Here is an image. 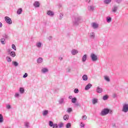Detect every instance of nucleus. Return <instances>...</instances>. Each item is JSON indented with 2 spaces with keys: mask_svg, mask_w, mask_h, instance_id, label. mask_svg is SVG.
<instances>
[{
  "mask_svg": "<svg viewBox=\"0 0 128 128\" xmlns=\"http://www.w3.org/2000/svg\"><path fill=\"white\" fill-rule=\"evenodd\" d=\"M23 78H28V74L27 73H25L24 74L23 76Z\"/></svg>",
  "mask_w": 128,
  "mask_h": 128,
  "instance_id": "nucleus-50",
  "label": "nucleus"
},
{
  "mask_svg": "<svg viewBox=\"0 0 128 128\" xmlns=\"http://www.w3.org/2000/svg\"><path fill=\"white\" fill-rule=\"evenodd\" d=\"M90 37L92 39L94 38H96V34H94V32H90Z\"/></svg>",
  "mask_w": 128,
  "mask_h": 128,
  "instance_id": "nucleus-15",
  "label": "nucleus"
},
{
  "mask_svg": "<svg viewBox=\"0 0 128 128\" xmlns=\"http://www.w3.org/2000/svg\"><path fill=\"white\" fill-rule=\"evenodd\" d=\"M2 24L0 22V28H2Z\"/></svg>",
  "mask_w": 128,
  "mask_h": 128,
  "instance_id": "nucleus-57",
  "label": "nucleus"
},
{
  "mask_svg": "<svg viewBox=\"0 0 128 128\" xmlns=\"http://www.w3.org/2000/svg\"><path fill=\"white\" fill-rule=\"evenodd\" d=\"M69 118L68 114H66L64 116V120H68Z\"/></svg>",
  "mask_w": 128,
  "mask_h": 128,
  "instance_id": "nucleus-26",
  "label": "nucleus"
},
{
  "mask_svg": "<svg viewBox=\"0 0 128 128\" xmlns=\"http://www.w3.org/2000/svg\"><path fill=\"white\" fill-rule=\"evenodd\" d=\"M58 126L59 128H62L64 126V123L60 122V124H58Z\"/></svg>",
  "mask_w": 128,
  "mask_h": 128,
  "instance_id": "nucleus-39",
  "label": "nucleus"
},
{
  "mask_svg": "<svg viewBox=\"0 0 128 128\" xmlns=\"http://www.w3.org/2000/svg\"><path fill=\"white\" fill-rule=\"evenodd\" d=\"M10 54L12 58H14L16 56V52L12 51L10 52Z\"/></svg>",
  "mask_w": 128,
  "mask_h": 128,
  "instance_id": "nucleus-20",
  "label": "nucleus"
},
{
  "mask_svg": "<svg viewBox=\"0 0 128 128\" xmlns=\"http://www.w3.org/2000/svg\"><path fill=\"white\" fill-rule=\"evenodd\" d=\"M120 7V5H114L112 8V12H114V14H116L118 12V8Z\"/></svg>",
  "mask_w": 128,
  "mask_h": 128,
  "instance_id": "nucleus-3",
  "label": "nucleus"
},
{
  "mask_svg": "<svg viewBox=\"0 0 128 128\" xmlns=\"http://www.w3.org/2000/svg\"><path fill=\"white\" fill-rule=\"evenodd\" d=\"M52 36H50L48 38V40H52Z\"/></svg>",
  "mask_w": 128,
  "mask_h": 128,
  "instance_id": "nucleus-53",
  "label": "nucleus"
},
{
  "mask_svg": "<svg viewBox=\"0 0 128 128\" xmlns=\"http://www.w3.org/2000/svg\"><path fill=\"white\" fill-rule=\"evenodd\" d=\"M74 94H78V89L75 88L74 90Z\"/></svg>",
  "mask_w": 128,
  "mask_h": 128,
  "instance_id": "nucleus-42",
  "label": "nucleus"
},
{
  "mask_svg": "<svg viewBox=\"0 0 128 128\" xmlns=\"http://www.w3.org/2000/svg\"><path fill=\"white\" fill-rule=\"evenodd\" d=\"M59 60H62V58H59Z\"/></svg>",
  "mask_w": 128,
  "mask_h": 128,
  "instance_id": "nucleus-58",
  "label": "nucleus"
},
{
  "mask_svg": "<svg viewBox=\"0 0 128 128\" xmlns=\"http://www.w3.org/2000/svg\"><path fill=\"white\" fill-rule=\"evenodd\" d=\"M86 2H90V0H86Z\"/></svg>",
  "mask_w": 128,
  "mask_h": 128,
  "instance_id": "nucleus-56",
  "label": "nucleus"
},
{
  "mask_svg": "<svg viewBox=\"0 0 128 128\" xmlns=\"http://www.w3.org/2000/svg\"><path fill=\"white\" fill-rule=\"evenodd\" d=\"M44 62V59L42 58H39L37 60L38 64H42Z\"/></svg>",
  "mask_w": 128,
  "mask_h": 128,
  "instance_id": "nucleus-16",
  "label": "nucleus"
},
{
  "mask_svg": "<svg viewBox=\"0 0 128 128\" xmlns=\"http://www.w3.org/2000/svg\"><path fill=\"white\" fill-rule=\"evenodd\" d=\"M6 60L8 62H12V58H10V57L7 56L6 57Z\"/></svg>",
  "mask_w": 128,
  "mask_h": 128,
  "instance_id": "nucleus-25",
  "label": "nucleus"
},
{
  "mask_svg": "<svg viewBox=\"0 0 128 128\" xmlns=\"http://www.w3.org/2000/svg\"><path fill=\"white\" fill-rule=\"evenodd\" d=\"M82 120H86V116H82Z\"/></svg>",
  "mask_w": 128,
  "mask_h": 128,
  "instance_id": "nucleus-52",
  "label": "nucleus"
},
{
  "mask_svg": "<svg viewBox=\"0 0 128 128\" xmlns=\"http://www.w3.org/2000/svg\"><path fill=\"white\" fill-rule=\"evenodd\" d=\"M12 47L14 50H16V45L12 44Z\"/></svg>",
  "mask_w": 128,
  "mask_h": 128,
  "instance_id": "nucleus-40",
  "label": "nucleus"
},
{
  "mask_svg": "<svg viewBox=\"0 0 128 128\" xmlns=\"http://www.w3.org/2000/svg\"><path fill=\"white\" fill-rule=\"evenodd\" d=\"M48 72V68H43L42 70V72L43 74H46V72Z\"/></svg>",
  "mask_w": 128,
  "mask_h": 128,
  "instance_id": "nucleus-22",
  "label": "nucleus"
},
{
  "mask_svg": "<svg viewBox=\"0 0 128 128\" xmlns=\"http://www.w3.org/2000/svg\"><path fill=\"white\" fill-rule=\"evenodd\" d=\"M68 98H70V100H72V96H69Z\"/></svg>",
  "mask_w": 128,
  "mask_h": 128,
  "instance_id": "nucleus-55",
  "label": "nucleus"
},
{
  "mask_svg": "<svg viewBox=\"0 0 128 128\" xmlns=\"http://www.w3.org/2000/svg\"><path fill=\"white\" fill-rule=\"evenodd\" d=\"M96 92L98 94H102V88L98 86L96 88Z\"/></svg>",
  "mask_w": 128,
  "mask_h": 128,
  "instance_id": "nucleus-9",
  "label": "nucleus"
},
{
  "mask_svg": "<svg viewBox=\"0 0 128 128\" xmlns=\"http://www.w3.org/2000/svg\"><path fill=\"white\" fill-rule=\"evenodd\" d=\"M72 56H76V54H78V51L76 49H74L72 50Z\"/></svg>",
  "mask_w": 128,
  "mask_h": 128,
  "instance_id": "nucleus-12",
  "label": "nucleus"
},
{
  "mask_svg": "<svg viewBox=\"0 0 128 128\" xmlns=\"http://www.w3.org/2000/svg\"><path fill=\"white\" fill-rule=\"evenodd\" d=\"M104 78L106 82H109L110 81V78H108V76H104Z\"/></svg>",
  "mask_w": 128,
  "mask_h": 128,
  "instance_id": "nucleus-33",
  "label": "nucleus"
},
{
  "mask_svg": "<svg viewBox=\"0 0 128 128\" xmlns=\"http://www.w3.org/2000/svg\"><path fill=\"white\" fill-rule=\"evenodd\" d=\"M71 69L70 68H67L66 70V72H70Z\"/></svg>",
  "mask_w": 128,
  "mask_h": 128,
  "instance_id": "nucleus-49",
  "label": "nucleus"
},
{
  "mask_svg": "<svg viewBox=\"0 0 128 128\" xmlns=\"http://www.w3.org/2000/svg\"><path fill=\"white\" fill-rule=\"evenodd\" d=\"M24 126H26V128H30V122H24Z\"/></svg>",
  "mask_w": 128,
  "mask_h": 128,
  "instance_id": "nucleus-23",
  "label": "nucleus"
},
{
  "mask_svg": "<svg viewBox=\"0 0 128 128\" xmlns=\"http://www.w3.org/2000/svg\"><path fill=\"white\" fill-rule=\"evenodd\" d=\"M88 12H92L94 10V6H89L88 7Z\"/></svg>",
  "mask_w": 128,
  "mask_h": 128,
  "instance_id": "nucleus-7",
  "label": "nucleus"
},
{
  "mask_svg": "<svg viewBox=\"0 0 128 128\" xmlns=\"http://www.w3.org/2000/svg\"><path fill=\"white\" fill-rule=\"evenodd\" d=\"M4 20L6 24H12V19L10 17L5 16Z\"/></svg>",
  "mask_w": 128,
  "mask_h": 128,
  "instance_id": "nucleus-6",
  "label": "nucleus"
},
{
  "mask_svg": "<svg viewBox=\"0 0 128 128\" xmlns=\"http://www.w3.org/2000/svg\"><path fill=\"white\" fill-rule=\"evenodd\" d=\"M62 16H64V14L60 13V20H62Z\"/></svg>",
  "mask_w": 128,
  "mask_h": 128,
  "instance_id": "nucleus-45",
  "label": "nucleus"
},
{
  "mask_svg": "<svg viewBox=\"0 0 128 128\" xmlns=\"http://www.w3.org/2000/svg\"><path fill=\"white\" fill-rule=\"evenodd\" d=\"M0 42L2 44H6V40L4 38H1Z\"/></svg>",
  "mask_w": 128,
  "mask_h": 128,
  "instance_id": "nucleus-28",
  "label": "nucleus"
},
{
  "mask_svg": "<svg viewBox=\"0 0 128 128\" xmlns=\"http://www.w3.org/2000/svg\"><path fill=\"white\" fill-rule=\"evenodd\" d=\"M112 112V111H110V113Z\"/></svg>",
  "mask_w": 128,
  "mask_h": 128,
  "instance_id": "nucleus-59",
  "label": "nucleus"
},
{
  "mask_svg": "<svg viewBox=\"0 0 128 128\" xmlns=\"http://www.w3.org/2000/svg\"><path fill=\"white\" fill-rule=\"evenodd\" d=\"M98 100L97 98H93L92 100V103L93 104H98Z\"/></svg>",
  "mask_w": 128,
  "mask_h": 128,
  "instance_id": "nucleus-21",
  "label": "nucleus"
},
{
  "mask_svg": "<svg viewBox=\"0 0 128 128\" xmlns=\"http://www.w3.org/2000/svg\"><path fill=\"white\" fill-rule=\"evenodd\" d=\"M106 22L108 24H110L112 22V18L110 16H108L106 18Z\"/></svg>",
  "mask_w": 128,
  "mask_h": 128,
  "instance_id": "nucleus-24",
  "label": "nucleus"
},
{
  "mask_svg": "<svg viewBox=\"0 0 128 128\" xmlns=\"http://www.w3.org/2000/svg\"><path fill=\"white\" fill-rule=\"evenodd\" d=\"M47 14L50 16H54V12L52 10H48L47 11Z\"/></svg>",
  "mask_w": 128,
  "mask_h": 128,
  "instance_id": "nucleus-10",
  "label": "nucleus"
},
{
  "mask_svg": "<svg viewBox=\"0 0 128 128\" xmlns=\"http://www.w3.org/2000/svg\"><path fill=\"white\" fill-rule=\"evenodd\" d=\"M108 98V95H105L102 98L104 100H106Z\"/></svg>",
  "mask_w": 128,
  "mask_h": 128,
  "instance_id": "nucleus-35",
  "label": "nucleus"
},
{
  "mask_svg": "<svg viewBox=\"0 0 128 128\" xmlns=\"http://www.w3.org/2000/svg\"><path fill=\"white\" fill-rule=\"evenodd\" d=\"M52 126H53V128H58V125L57 124H54Z\"/></svg>",
  "mask_w": 128,
  "mask_h": 128,
  "instance_id": "nucleus-41",
  "label": "nucleus"
},
{
  "mask_svg": "<svg viewBox=\"0 0 128 128\" xmlns=\"http://www.w3.org/2000/svg\"><path fill=\"white\" fill-rule=\"evenodd\" d=\"M42 42H38L36 44V46H37V48H42Z\"/></svg>",
  "mask_w": 128,
  "mask_h": 128,
  "instance_id": "nucleus-19",
  "label": "nucleus"
},
{
  "mask_svg": "<svg viewBox=\"0 0 128 128\" xmlns=\"http://www.w3.org/2000/svg\"><path fill=\"white\" fill-rule=\"evenodd\" d=\"M83 80H88V76L84 74L82 76Z\"/></svg>",
  "mask_w": 128,
  "mask_h": 128,
  "instance_id": "nucleus-34",
  "label": "nucleus"
},
{
  "mask_svg": "<svg viewBox=\"0 0 128 128\" xmlns=\"http://www.w3.org/2000/svg\"><path fill=\"white\" fill-rule=\"evenodd\" d=\"M88 58V55L84 54L82 58V62H86V58Z\"/></svg>",
  "mask_w": 128,
  "mask_h": 128,
  "instance_id": "nucleus-14",
  "label": "nucleus"
},
{
  "mask_svg": "<svg viewBox=\"0 0 128 128\" xmlns=\"http://www.w3.org/2000/svg\"><path fill=\"white\" fill-rule=\"evenodd\" d=\"M92 86V84L90 83L88 84H87L85 87V90H90Z\"/></svg>",
  "mask_w": 128,
  "mask_h": 128,
  "instance_id": "nucleus-11",
  "label": "nucleus"
},
{
  "mask_svg": "<svg viewBox=\"0 0 128 128\" xmlns=\"http://www.w3.org/2000/svg\"><path fill=\"white\" fill-rule=\"evenodd\" d=\"M12 65L15 67L18 66V62H16V61H12Z\"/></svg>",
  "mask_w": 128,
  "mask_h": 128,
  "instance_id": "nucleus-18",
  "label": "nucleus"
},
{
  "mask_svg": "<svg viewBox=\"0 0 128 128\" xmlns=\"http://www.w3.org/2000/svg\"><path fill=\"white\" fill-rule=\"evenodd\" d=\"M117 4H120V2H122V0H115Z\"/></svg>",
  "mask_w": 128,
  "mask_h": 128,
  "instance_id": "nucleus-44",
  "label": "nucleus"
},
{
  "mask_svg": "<svg viewBox=\"0 0 128 128\" xmlns=\"http://www.w3.org/2000/svg\"><path fill=\"white\" fill-rule=\"evenodd\" d=\"M122 112H128V104H124L122 106Z\"/></svg>",
  "mask_w": 128,
  "mask_h": 128,
  "instance_id": "nucleus-4",
  "label": "nucleus"
},
{
  "mask_svg": "<svg viewBox=\"0 0 128 128\" xmlns=\"http://www.w3.org/2000/svg\"><path fill=\"white\" fill-rule=\"evenodd\" d=\"M22 12V9L21 8H20L17 11L18 14H21Z\"/></svg>",
  "mask_w": 128,
  "mask_h": 128,
  "instance_id": "nucleus-31",
  "label": "nucleus"
},
{
  "mask_svg": "<svg viewBox=\"0 0 128 128\" xmlns=\"http://www.w3.org/2000/svg\"><path fill=\"white\" fill-rule=\"evenodd\" d=\"M77 99L76 98H74L72 99V104H76V102Z\"/></svg>",
  "mask_w": 128,
  "mask_h": 128,
  "instance_id": "nucleus-32",
  "label": "nucleus"
},
{
  "mask_svg": "<svg viewBox=\"0 0 128 128\" xmlns=\"http://www.w3.org/2000/svg\"><path fill=\"white\" fill-rule=\"evenodd\" d=\"M82 22V17H76L75 18L74 20H73V24L74 26H78V24H80V23Z\"/></svg>",
  "mask_w": 128,
  "mask_h": 128,
  "instance_id": "nucleus-1",
  "label": "nucleus"
},
{
  "mask_svg": "<svg viewBox=\"0 0 128 128\" xmlns=\"http://www.w3.org/2000/svg\"><path fill=\"white\" fill-rule=\"evenodd\" d=\"M4 122V116L2 114H0V123Z\"/></svg>",
  "mask_w": 128,
  "mask_h": 128,
  "instance_id": "nucleus-29",
  "label": "nucleus"
},
{
  "mask_svg": "<svg viewBox=\"0 0 128 128\" xmlns=\"http://www.w3.org/2000/svg\"><path fill=\"white\" fill-rule=\"evenodd\" d=\"M90 56L92 62H96L98 60V56L96 55V54L92 53Z\"/></svg>",
  "mask_w": 128,
  "mask_h": 128,
  "instance_id": "nucleus-5",
  "label": "nucleus"
},
{
  "mask_svg": "<svg viewBox=\"0 0 128 128\" xmlns=\"http://www.w3.org/2000/svg\"><path fill=\"white\" fill-rule=\"evenodd\" d=\"M34 8H40V2L36 1L34 4Z\"/></svg>",
  "mask_w": 128,
  "mask_h": 128,
  "instance_id": "nucleus-13",
  "label": "nucleus"
},
{
  "mask_svg": "<svg viewBox=\"0 0 128 128\" xmlns=\"http://www.w3.org/2000/svg\"><path fill=\"white\" fill-rule=\"evenodd\" d=\"M64 98H62L59 100V103L62 104H64Z\"/></svg>",
  "mask_w": 128,
  "mask_h": 128,
  "instance_id": "nucleus-36",
  "label": "nucleus"
},
{
  "mask_svg": "<svg viewBox=\"0 0 128 128\" xmlns=\"http://www.w3.org/2000/svg\"><path fill=\"white\" fill-rule=\"evenodd\" d=\"M75 106H80V104L76 103V104H75Z\"/></svg>",
  "mask_w": 128,
  "mask_h": 128,
  "instance_id": "nucleus-54",
  "label": "nucleus"
},
{
  "mask_svg": "<svg viewBox=\"0 0 128 128\" xmlns=\"http://www.w3.org/2000/svg\"><path fill=\"white\" fill-rule=\"evenodd\" d=\"M6 108H8V110L10 109V108H11L10 105V104H7V105L6 106Z\"/></svg>",
  "mask_w": 128,
  "mask_h": 128,
  "instance_id": "nucleus-48",
  "label": "nucleus"
},
{
  "mask_svg": "<svg viewBox=\"0 0 128 128\" xmlns=\"http://www.w3.org/2000/svg\"><path fill=\"white\" fill-rule=\"evenodd\" d=\"M80 126H81V128H84V124L81 122L80 124Z\"/></svg>",
  "mask_w": 128,
  "mask_h": 128,
  "instance_id": "nucleus-51",
  "label": "nucleus"
},
{
  "mask_svg": "<svg viewBox=\"0 0 128 128\" xmlns=\"http://www.w3.org/2000/svg\"><path fill=\"white\" fill-rule=\"evenodd\" d=\"M72 108H68L67 112H72Z\"/></svg>",
  "mask_w": 128,
  "mask_h": 128,
  "instance_id": "nucleus-43",
  "label": "nucleus"
},
{
  "mask_svg": "<svg viewBox=\"0 0 128 128\" xmlns=\"http://www.w3.org/2000/svg\"><path fill=\"white\" fill-rule=\"evenodd\" d=\"M3 38H8V36L4 34L3 35Z\"/></svg>",
  "mask_w": 128,
  "mask_h": 128,
  "instance_id": "nucleus-46",
  "label": "nucleus"
},
{
  "mask_svg": "<svg viewBox=\"0 0 128 128\" xmlns=\"http://www.w3.org/2000/svg\"><path fill=\"white\" fill-rule=\"evenodd\" d=\"M70 126H72V124H70V123H68V124H66V128H70Z\"/></svg>",
  "mask_w": 128,
  "mask_h": 128,
  "instance_id": "nucleus-38",
  "label": "nucleus"
},
{
  "mask_svg": "<svg viewBox=\"0 0 128 128\" xmlns=\"http://www.w3.org/2000/svg\"><path fill=\"white\" fill-rule=\"evenodd\" d=\"M91 26H92V28H94V30L98 28V23H96V22H92L91 24Z\"/></svg>",
  "mask_w": 128,
  "mask_h": 128,
  "instance_id": "nucleus-8",
  "label": "nucleus"
},
{
  "mask_svg": "<svg viewBox=\"0 0 128 128\" xmlns=\"http://www.w3.org/2000/svg\"><path fill=\"white\" fill-rule=\"evenodd\" d=\"M104 2L106 4H109L112 2V0H104Z\"/></svg>",
  "mask_w": 128,
  "mask_h": 128,
  "instance_id": "nucleus-27",
  "label": "nucleus"
},
{
  "mask_svg": "<svg viewBox=\"0 0 128 128\" xmlns=\"http://www.w3.org/2000/svg\"><path fill=\"white\" fill-rule=\"evenodd\" d=\"M108 113H110V109L104 108L101 112L100 114V116H106Z\"/></svg>",
  "mask_w": 128,
  "mask_h": 128,
  "instance_id": "nucleus-2",
  "label": "nucleus"
},
{
  "mask_svg": "<svg viewBox=\"0 0 128 128\" xmlns=\"http://www.w3.org/2000/svg\"><path fill=\"white\" fill-rule=\"evenodd\" d=\"M42 114L44 116H48V110H44V111L42 112Z\"/></svg>",
  "mask_w": 128,
  "mask_h": 128,
  "instance_id": "nucleus-17",
  "label": "nucleus"
},
{
  "mask_svg": "<svg viewBox=\"0 0 128 128\" xmlns=\"http://www.w3.org/2000/svg\"><path fill=\"white\" fill-rule=\"evenodd\" d=\"M20 94H24V88H20Z\"/></svg>",
  "mask_w": 128,
  "mask_h": 128,
  "instance_id": "nucleus-30",
  "label": "nucleus"
},
{
  "mask_svg": "<svg viewBox=\"0 0 128 128\" xmlns=\"http://www.w3.org/2000/svg\"><path fill=\"white\" fill-rule=\"evenodd\" d=\"M54 124V122L52 121H49V126H50L52 127Z\"/></svg>",
  "mask_w": 128,
  "mask_h": 128,
  "instance_id": "nucleus-37",
  "label": "nucleus"
},
{
  "mask_svg": "<svg viewBox=\"0 0 128 128\" xmlns=\"http://www.w3.org/2000/svg\"><path fill=\"white\" fill-rule=\"evenodd\" d=\"M15 98H18L20 96V94L18 93H16L14 94Z\"/></svg>",
  "mask_w": 128,
  "mask_h": 128,
  "instance_id": "nucleus-47",
  "label": "nucleus"
}]
</instances>
